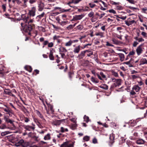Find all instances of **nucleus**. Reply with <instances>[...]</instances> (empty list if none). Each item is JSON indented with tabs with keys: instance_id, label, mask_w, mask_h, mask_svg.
Here are the masks:
<instances>
[{
	"instance_id": "nucleus-1",
	"label": "nucleus",
	"mask_w": 147,
	"mask_h": 147,
	"mask_svg": "<svg viewBox=\"0 0 147 147\" xmlns=\"http://www.w3.org/2000/svg\"><path fill=\"white\" fill-rule=\"evenodd\" d=\"M24 15H21V18H18L17 20H20L22 19L24 22L26 24H29L30 23H32L33 22V20L30 19L29 16L25 17L24 18H23L22 16ZM21 24L22 27H23L24 26V27L23 28V31L26 32H27L28 34L30 35V32L32 30V26L30 25L25 24L24 23H21Z\"/></svg>"
},
{
	"instance_id": "nucleus-2",
	"label": "nucleus",
	"mask_w": 147,
	"mask_h": 147,
	"mask_svg": "<svg viewBox=\"0 0 147 147\" xmlns=\"http://www.w3.org/2000/svg\"><path fill=\"white\" fill-rule=\"evenodd\" d=\"M140 87L138 85H134L132 87L131 90L130 92L131 95L134 96L136 94H138L141 89Z\"/></svg>"
},
{
	"instance_id": "nucleus-3",
	"label": "nucleus",
	"mask_w": 147,
	"mask_h": 147,
	"mask_svg": "<svg viewBox=\"0 0 147 147\" xmlns=\"http://www.w3.org/2000/svg\"><path fill=\"white\" fill-rule=\"evenodd\" d=\"M111 80L113 82H114L111 86L112 88L118 87L120 86L122 83V80L121 79H116L114 78H111Z\"/></svg>"
},
{
	"instance_id": "nucleus-4",
	"label": "nucleus",
	"mask_w": 147,
	"mask_h": 147,
	"mask_svg": "<svg viewBox=\"0 0 147 147\" xmlns=\"http://www.w3.org/2000/svg\"><path fill=\"white\" fill-rule=\"evenodd\" d=\"M144 44H142L139 45L137 48L136 51L137 55L139 56L144 51V48L143 47Z\"/></svg>"
},
{
	"instance_id": "nucleus-5",
	"label": "nucleus",
	"mask_w": 147,
	"mask_h": 147,
	"mask_svg": "<svg viewBox=\"0 0 147 147\" xmlns=\"http://www.w3.org/2000/svg\"><path fill=\"white\" fill-rule=\"evenodd\" d=\"M4 119L6 123H10L12 125L13 127H15V126L13 123L14 121L10 119L8 116H4Z\"/></svg>"
},
{
	"instance_id": "nucleus-6",
	"label": "nucleus",
	"mask_w": 147,
	"mask_h": 147,
	"mask_svg": "<svg viewBox=\"0 0 147 147\" xmlns=\"http://www.w3.org/2000/svg\"><path fill=\"white\" fill-rule=\"evenodd\" d=\"M36 9L35 7H31L30 10H29L28 14L30 16L34 17L35 15Z\"/></svg>"
},
{
	"instance_id": "nucleus-7",
	"label": "nucleus",
	"mask_w": 147,
	"mask_h": 147,
	"mask_svg": "<svg viewBox=\"0 0 147 147\" xmlns=\"http://www.w3.org/2000/svg\"><path fill=\"white\" fill-rule=\"evenodd\" d=\"M69 141H67L63 142L61 144L60 147H74V145L72 144H70Z\"/></svg>"
},
{
	"instance_id": "nucleus-8",
	"label": "nucleus",
	"mask_w": 147,
	"mask_h": 147,
	"mask_svg": "<svg viewBox=\"0 0 147 147\" xmlns=\"http://www.w3.org/2000/svg\"><path fill=\"white\" fill-rule=\"evenodd\" d=\"M84 16L83 14L75 15L73 17V18L71 20V21H75L77 20H80Z\"/></svg>"
},
{
	"instance_id": "nucleus-9",
	"label": "nucleus",
	"mask_w": 147,
	"mask_h": 147,
	"mask_svg": "<svg viewBox=\"0 0 147 147\" xmlns=\"http://www.w3.org/2000/svg\"><path fill=\"white\" fill-rule=\"evenodd\" d=\"M86 50L83 51L81 52L78 55L77 58L79 59H82L85 56L86 53Z\"/></svg>"
},
{
	"instance_id": "nucleus-10",
	"label": "nucleus",
	"mask_w": 147,
	"mask_h": 147,
	"mask_svg": "<svg viewBox=\"0 0 147 147\" xmlns=\"http://www.w3.org/2000/svg\"><path fill=\"white\" fill-rule=\"evenodd\" d=\"M44 3L41 2H40V3L38 4V11H42L44 9Z\"/></svg>"
},
{
	"instance_id": "nucleus-11",
	"label": "nucleus",
	"mask_w": 147,
	"mask_h": 147,
	"mask_svg": "<svg viewBox=\"0 0 147 147\" xmlns=\"http://www.w3.org/2000/svg\"><path fill=\"white\" fill-rule=\"evenodd\" d=\"M24 128L26 130L31 131V130H34L35 127L34 126H31L28 125L25 126H24Z\"/></svg>"
},
{
	"instance_id": "nucleus-12",
	"label": "nucleus",
	"mask_w": 147,
	"mask_h": 147,
	"mask_svg": "<svg viewBox=\"0 0 147 147\" xmlns=\"http://www.w3.org/2000/svg\"><path fill=\"white\" fill-rule=\"evenodd\" d=\"M80 50V46L78 45L73 50V52L75 53H78Z\"/></svg>"
},
{
	"instance_id": "nucleus-13",
	"label": "nucleus",
	"mask_w": 147,
	"mask_h": 147,
	"mask_svg": "<svg viewBox=\"0 0 147 147\" xmlns=\"http://www.w3.org/2000/svg\"><path fill=\"white\" fill-rule=\"evenodd\" d=\"M56 9H60L61 11L62 12L68 11L70 10V9H65L59 7H55L53 8V11Z\"/></svg>"
},
{
	"instance_id": "nucleus-14",
	"label": "nucleus",
	"mask_w": 147,
	"mask_h": 147,
	"mask_svg": "<svg viewBox=\"0 0 147 147\" xmlns=\"http://www.w3.org/2000/svg\"><path fill=\"white\" fill-rule=\"evenodd\" d=\"M134 38L138 42V43L144 41V40L142 37L138 38V37L136 36L134 37Z\"/></svg>"
},
{
	"instance_id": "nucleus-15",
	"label": "nucleus",
	"mask_w": 147,
	"mask_h": 147,
	"mask_svg": "<svg viewBox=\"0 0 147 147\" xmlns=\"http://www.w3.org/2000/svg\"><path fill=\"white\" fill-rule=\"evenodd\" d=\"M145 142V141L141 139H138L136 141V144L139 145L144 144Z\"/></svg>"
},
{
	"instance_id": "nucleus-16",
	"label": "nucleus",
	"mask_w": 147,
	"mask_h": 147,
	"mask_svg": "<svg viewBox=\"0 0 147 147\" xmlns=\"http://www.w3.org/2000/svg\"><path fill=\"white\" fill-rule=\"evenodd\" d=\"M54 6V4H49L48 5L47 7H45V9H49L51 10V11H53V7Z\"/></svg>"
},
{
	"instance_id": "nucleus-17",
	"label": "nucleus",
	"mask_w": 147,
	"mask_h": 147,
	"mask_svg": "<svg viewBox=\"0 0 147 147\" xmlns=\"http://www.w3.org/2000/svg\"><path fill=\"white\" fill-rule=\"evenodd\" d=\"M91 72L95 76H97L98 78L100 80H102V78L101 77L98 73H96L94 70H92L91 71Z\"/></svg>"
},
{
	"instance_id": "nucleus-18",
	"label": "nucleus",
	"mask_w": 147,
	"mask_h": 147,
	"mask_svg": "<svg viewBox=\"0 0 147 147\" xmlns=\"http://www.w3.org/2000/svg\"><path fill=\"white\" fill-rule=\"evenodd\" d=\"M140 65L147 64V60L145 58H143L141 59L140 61Z\"/></svg>"
},
{
	"instance_id": "nucleus-19",
	"label": "nucleus",
	"mask_w": 147,
	"mask_h": 147,
	"mask_svg": "<svg viewBox=\"0 0 147 147\" xmlns=\"http://www.w3.org/2000/svg\"><path fill=\"white\" fill-rule=\"evenodd\" d=\"M117 54L120 58V60L121 61H123L125 58L124 55L123 54L121 53H118Z\"/></svg>"
},
{
	"instance_id": "nucleus-20",
	"label": "nucleus",
	"mask_w": 147,
	"mask_h": 147,
	"mask_svg": "<svg viewBox=\"0 0 147 147\" xmlns=\"http://www.w3.org/2000/svg\"><path fill=\"white\" fill-rule=\"evenodd\" d=\"M109 138L110 139V142L111 143H113L114 142V140L115 138L114 135L112 134L110 135Z\"/></svg>"
},
{
	"instance_id": "nucleus-21",
	"label": "nucleus",
	"mask_w": 147,
	"mask_h": 147,
	"mask_svg": "<svg viewBox=\"0 0 147 147\" xmlns=\"http://www.w3.org/2000/svg\"><path fill=\"white\" fill-rule=\"evenodd\" d=\"M65 119H63L61 120H58L55 121L54 123V124L55 125H60L61 122H63Z\"/></svg>"
},
{
	"instance_id": "nucleus-22",
	"label": "nucleus",
	"mask_w": 147,
	"mask_h": 147,
	"mask_svg": "<svg viewBox=\"0 0 147 147\" xmlns=\"http://www.w3.org/2000/svg\"><path fill=\"white\" fill-rule=\"evenodd\" d=\"M131 77L133 80H136L140 78L139 75L138 74L131 75Z\"/></svg>"
},
{
	"instance_id": "nucleus-23",
	"label": "nucleus",
	"mask_w": 147,
	"mask_h": 147,
	"mask_svg": "<svg viewBox=\"0 0 147 147\" xmlns=\"http://www.w3.org/2000/svg\"><path fill=\"white\" fill-rule=\"evenodd\" d=\"M25 142L23 139H21L16 144V146H20L23 144Z\"/></svg>"
},
{
	"instance_id": "nucleus-24",
	"label": "nucleus",
	"mask_w": 147,
	"mask_h": 147,
	"mask_svg": "<svg viewBox=\"0 0 147 147\" xmlns=\"http://www.w3.org/2000/svg\"><path fill=\"white\" fill-rule=\"evenodd\" d=\"M53 55V52H52V51L51 49L49 56V58L51 60H54V58Z\"/></svg>"
},
{
	"instance_id": "nucleus-25",
	"label": "nucleus",
	"mask_w": 147,
	"mask_h": 147,
	"mask_svg": "<svg viewBox=\"0 0 147 147\" xmlns=\"http://www.w3.org/2000/svg\"><path fill=\"white\" fill-rule=\"evenodd\" d=\"M11 132H10L9 131H6L2 132L1 133V135L2 136H4L6 135L11 133Z\"/></svg>"
},
{
	"instance_id": "nucleus-26",
	"label": "nucleus",
	"mask_w": 147,
	"mask_h": 147,
	"mask_svg": "<svg viewBox=\"0 0 147 147\" xmlns=\"http://www.w3.org/2000/svg\"><path fill=\"white\" fill-rule=\"evenodd\" d=\"M72 43V40H70L68 42L65 43V46L66 47H70Z\"/></svg>"
},
{
	"instance_id": "nucleus-27",
	"label": "nucleus",
	"mask_w": 147,
	"mask_h": 147,
	"mask_svg": "<svg viewBox=\"0 0 147 147\" xmlns=\"http://www.w3.org/2000/svg\"><path fill=\"white\" fill-rule=\"evenodd\" d=\"M132 60L131 59L128 61H127L125 62V64L128 65L129 67H133V65L132 64L131 61Z\"/></svg>"
},
{
	"instance_id": "nucleus-28",
	"label": "nucleus",
	"mask_w": 147,
	"mask_h": 147,
	"mask_svg": "<svg viewBox=\"0 0 147 147\" xmlns=\"http://www.w3.org/2000/svg\"><path fill=\"white\" fill-rule=\"evenodd\" d=\"M44 139L45 140H49L51 139L50 135L49 134H48L44 136Z\"/></svg>"
},
{
	"instance_id": "nucleus-29",
	"label": "nucleus",
	"mask_w": 147,
	"mask_h": 147,
	"mask_svg": "<svg viewBox=\"0 0 147 147\" xmlns=\"http://www.w3.org/2000/svg\"><path fill=\"white\" fill-rule=\"evenodd\" d=\"M112 41L114 44L117 45L120 43V42L116 40L114 38H113L112 40Z\"/></svg>"
},
{
	"instance_id": "nucleus-30",
	"label": "nucleus",
	"mask_w": 147,
	"mask_h": 147,
	"mask_svg": "<svg viewBox=\"0 0 147 147\" xmlns=\"http://www.w3.org/2000/svg\"><path fill=\"white\" fill-rule=\"evenodd\" d=\"M95 35L96 36H99L100 38H102L104 37V33L102 32H98L96 33Z\"/></svg>"
},
{
	"instance_id": "nucleus-31",
	"label": "nucleus",
	"mask_w": 147,
	"mask_h": 147,
	"mask_svg": "<svg viewBox=\"0 0 147 147\" xmlns=\"http://www.w3.org/2000/svg\"><path fill=\"white\" fill-rule=\"evenodd\" d=\"M101 77L102 78V80L103 79H105L106 78V76L102 72H100V73L99 74Z\"/></svg>"
},
{
	"instance_id": "nucleus-32",
	"label": "nucleus",
	"mask_w": 147,
	"mask_h": 147,
	"mask_svg": "<svg viewBox=\"0 0 147 147\" xmlns=\"http://www.w3.org/2000/svg\"><path fill=\"white\" fill-rule=\"evenodd\" d=\"M67 24H68V22L67 21H61L60 22H59V24L62 26H63Z\"/></svg>"
},
{
	"instance_id": "nucleus-33",
	"label": "nucleus",
	"mask_w": 147,
	"mask_h": 147,
	"mask_svg": "<svg viewBox=\"0 0 147 147\" xmlns=\"http://www.w3.org/2000/svg\"><path fill=\"white\" fill-rule=\"evenodd\" d=\"M100 87L105 90H107L108 89V86L105 84L101 85Z\"/></svg>"
},
{
	"instance_id": "nucleus-34",
	"label": "nucleus",
	"mask_w": 147,
	"mask_h": 147,
	"mask_svg": "<svg viewBox=\"0 0 147 147\" xmlns=\"http://www.w3.org/2000/svg\"><path fill=\"white\" fill-rule=\"evenodd\" d=\"M84 121H86L87 123L90 121L89 117L86 115L84 116Z\"/></svg>"
},
{
	"instance_id": "nucleus-35",
	"label": "nucleus",
	"mask_w": 147,
	"mask_h": 147,
	"mask_svg": "<svg viewBox=\"0 0 147 147\" xmlns=\"http://www.w3.org/2000/svg\"><path fill=\"white\" fill-rule=\"evenodd\" d=\"M68 131L67 128H64L63 127H61V131L62 133H63L65 132H67Z\"/></svg>"
},
{
	"instance_id": "nucleus-36",
	"label": "nucleus",
	"mask_w": 147,
	"mask_h": 147,
	"mask_svg": "<svg viewBox=\"0 0 147 147\" xmlns=\"http://www.w3.org/2000/svg\"><path fill=\"white\" fill-rule=\"evenodd\" d=\"M86 51H87L86 52L88 53L87 54V56L88 57H90L93 54V52L91 50H86Z\"/></svg>"
},
{
	"instance_id": "nucleus-37",
	"label": "nucleus",
	"mask_w": 147,
	"mask_h": 147,
	"mask_svg": "<svg viewBox=\"0 0 147 147\" xmlns=\"http://www.w3.org/2000/svg\"><path fill=\"white\" fill-rule=\"evenodd\" d=\"M47 105L49 108L50 109V110H51L52 112H53L54 111L53 109V106L50 104H48Z\"/></svg>"
},
{
	"instance_id": "nucleus-38",
	"label": "nucleus",
	"mask_w": 147,
	"mask_h": 147,
	"mask_svg": "<svg viewBox=\"0 0 147 147\" xmlns=\"http://www.w3.org/2000/svg\"><path fill=\"white\" fill-rule=\"evenodd\" d=\"M38 29L40 31L45 32V28L42 26H38Z\"/></svg>"
},
{
	"instance_id": "nucleus-39",
	"label": "nucleus",
	"mask_w": 147,
	"mask_h": 147,
	"mask_svg": "<svg viewBox=\"0 0 147 147\" xmlns=\"http://www.w3.org/2000/svg\"><path fill=\"white\" fill-rule=\"evenodd\" d=\"M45 15V13L44 12H43L41 14L38 16L36 17V18H38L39 19H40L44 16Z\"/></svg>"
},
{
	"instance_id": "nucleus-40",
	"label": "nucleus",
	"mask_w": 147,
	"mask_h": 147,
	"mask_svg": "<svg viewBox=\"0 0 147 147\" xmlns=\"http://www.w3.org/2000/svg\"><path fill=\"white\" fill-rule=\"evenodd\" d=\"M90 138L89 136H86L83 137V140L84 141L87 142L89 140Z\"/></svg>"
},
{
	"instance_id": "nucleus-41",
	"label": "nucleus",
	"mask_w": 147,
	"mask_h": 147,
	"mask_svg": "<svg viewBox=\"0 0 147 147\" xmlns=\"http://www.w3.org/2000/svg\"><path fill=\"white\" fill-rule=\"evenodd\" d=\"M77 126V124L76 123H75L74 124H72L71 125L70 128L73 130L75 129Z\"/></svg>"
},
{
	"instance_id": "nucleus-42",
	"label": "nucleus",
	"mask_w": 147,
	"mask_h": 147,
	"mask_svg": "<svg viewBox=\"0 0 147 147\" xmlns=\"http://www.w3.org/2000/svg\"><path fill=\"white\" fill-rule=\"evenodd\" d=\"M25 68L26 70L30 72H31L32 70V69L30 66H25Z\"/></svg>"
},
{
	"instance_id": "nucleus-43",
	"label": "nucleus",
	"mask_w": 147,
	"mask_h": 147,
	"mask_svg": "<svg viewBox=\"0 0 147 147\" xmlns=\"http://www.w3.org/2000/svg\"><path fill=\"white\" fill-rule=\"evenodd\" d=\"M60 50H61V52H67V50L64 47H60V49H59Z\"/></svg>"
},
{
	"instance_id": "nucleus-44",
	"label": "nucleus",
	"mask_w": 147,
	"mask_h": 147,
	"mask_svg": "<svg viewBox=\"0 0 147 147\" xmlns=\"http://www.w3.org/2000/svg\"><path fill=\"white\" fill-rule=\"evenodd\" d=\"M94 14V12L92 11H91L88 14V16L89 18H91L93 17Z\"/></svg>"
},
{
	"instance_id": "nucleus-45",
	"label": "nucleus",
	"mask_w": 147,
	"mask_h": 147,
	"mask_svg": "<svg viewBox=\"0 0 147 147\" xmlns=\"http://www.w3.org/2000/svg\"><path fill=\"white\" fill-rule=\"evenodd\" d=\"M29 145V143L28 142H26L23 144H22L21 146V147H27Z\"/></svg>"
},
{
	"instance_id": "nucleus-46",
	"label": "nucleus",
	"mask_w": 147,
	"mask_h": 147,
	"mask_svg": "<svg viewBox=\"0 0 147 147\" xmlns=\"http://www.w3.org/2000/svg\"><path fill=\"white\" fill-rule=\"evenodd\" d=\"M36 113L37 115L41 119L43 118V117L41 114L40 112L38 111H36Z\"/></svg>"
},
{
	"instance_id": "nucleus-47",
	"label": "nucleus",
	"mask_w": 147,
	"mask_h": 147,
	"mask_svg": "<svg viewBox=\"0 0 147 147\" xmlns=\"http://www.w3.org/2000/svg\"><path fill=\"white\" fill-rule=\"evenodd\" d=\"M82 0H72L71 3L76 4L78 3Z\"/></svg>"
},
{
	"instance_id": "nucleus-48",
	"label": "nucleus",
	"mask_w": 147,
	"mask_h": 147,
	"mask_svg": "<svg viewBox=\"0 0 147 147\" xmlns=\"http://www.w3.org/2000/svg\"><path fill=\"white\" fill-rule=\"evenodd\" d=\"M23 1L24 4L22 6L24 7H26L27 6L26 3L28 1V0H23Z\"/></svg>"
},
{
	"instance_id": "nucleus-49",
	"label": "nucleus",
	"mask_w": 147,
	"mask_h": 147,
	"mask_svg": "<svg viewBox=\"0 0 147 147\" xmlns=\"http://www.w3.org/2000/svg\"><path fill=\"white\" fill-rule=\"evenodd\" d=\"M59 13L58 12L51 13L50 14V16H54L58 15Z\"/></svg>"
},
{
	"instance_id": "nucleus-50",
	"label": "nucleus",
	"mask_w": 147,
	"mask_h": 147,
	"mask_svg": "<svg viewBox=\"0 0 147 147\" xmlns=\"http://www.w3.org/2000/svg\"><path fill=\"white\" fill-rule=\"evenodd\" d=\"M135 53V52L134 51H132L129 53V54L127 55V57L130 56V55H134Z\"/></svg>"
},
{
	"instance_id": "nucleus-51",
	"label": "nucleus",
	"mask_w": 147,
	"mask_h": 147,
	"mask_svg": "<svg viewBox=\"0 0 147 147\" xmlns=\"http://www.w3.org/2000/svg\"><path fill=\"white\" fill-rule=\"evenodd\" d=\"M112 75L115 77H118V74L117 72H116L114 71H112Z\"/></svg>"
},
{
	"instance_id": "nucleus-52",
	"label": "nucleus",
	"mask_w": 147,
	"mask_h": 147,
	"mask_svg": "<svg viewBox=\"0 0 147 147\" xmlns=\"http://www.w3.org/2000/svg\"><path fill=\"white\" fill-rule=\"evenodd\" d=\"M141 34L144 38H146L147 37V34L144 32H142Z\"/></svg>"
},
{
	"instance_id": "nucleus-53",
	"label": "nucleus",
	"mask_w": 147,
	"mask_h": 147,
	"mask_svg": "<svg viewBox=\"0 0 147 147\" xmlns=\"http://www.w3.org/2000/svg\"><path fill=\"white\" fill-rule=\"evenodd\" d=\"M77 28L78 30H81L83 28V26L82 25H80L77 26Z\"/></svg>"
},
{
	"instance_id": "nucleus-54",
	"label": "nucleus",
	"mask_w": 147,
	"mask_h": 147,
	"mask_svg": "<svg viewBox=\"0 0 147 147\" xmlns=\"http://www.w3.org/2000/svg\"><path fill=\"white\" fill-rule=\"evenodd\" d=\"M91 80L94 83H97L98 82L93 77H91Z\"/></svg>"
},
{
	"instance_id": "nucleus-55",
	"label": "nucleus",
	"mask_w": 147,
	"mask_h": 147,
	"mask_svg": "<svg viewBox=\"0 0 147 147\" xmlns=\"http://www.w3.org/2000/svg\"><path fill=\"white\" fill-rule=\"evenodd\" d=\"M138 44L139 43L136 40L134 42L133 46L134 47H135L137 46L138 45Z\"/></svg>"
},
{
	"instance_id": "nucleus-56",
	"label": "nucleus",
	"mask_w": 147,
	"mask_h": 147,
	"mask_svg": "<svg viewBox=\"0 0 147 147\" xmlns=\"http://www.w3.org/2000/svg\"><path fill=\"white\" fill-rule=\"evenodd\" d=\"M108 11L110 13H112L113 14H116V11L114 10L113 9H110Z\"/></svg>"
},
{
	"instance_id": "nucleus-57",
	"label": "nucleus",
	"mask_w": 147,
	"mask_h": 147,
	"mask_svg": "<svg viewBox=\"0 0 147 147\" xmlns=\"http://www.w3.org/2000/svg\"><path fill=\"white\" fill-rule=\"evenodd\" d=\"M89 5L91 8H93L95 7L96 6V5L94 4H93L92 3H89Z\"/></svg>"
},
{
	"instance_id": "nucleus-58",
	"label": "nucleus",
	"mask_w": 147,
	"mask_h": 147,
	"mask_svg": "<svg viewBox=\"0 0 147 147\" xmlns=\"http://www.w3.org/2000/svg\"><path fill=\"white\" fill-rule=\"evenodd\" d=\"M37 0H29V2L30 4H33L36 2Z\"/></svg>"
},
{
	"instance_id": "nucleus-59",
	"label": "nucleus",
	"mask_w": 147,
	"mask_h": 147,
	"mask_svg": "<svg viewBox=\"0 0 147 147\" xmlns=\"http://www.w3.org/2000/svg\"><path fill=\"white\" fill-rule=\"evenodd\" d=\"M116 8L118 10H121L123 9V7L121 6H116Z\"/></svg>"
},
{
	"instance_id": "nucleus-60",
	"label": "nucleus",
	"mask_w": 147,
	"mask_h": 147,
	"mask_svg": "<svg viewBox=\"0 0 147 147\" xmlns=\"http://www.w3.org/2000/svg\"><path fill=\"white\" fill-rule=\"evenodd\" d=\"M52 26L53 27V28L56 30H59L60 29L59 27L53 24H52Z\"/></svg>"
},
{
	"instance_id": "nucleus-61",
	"label": "nucleus",
	"mask_w": 147,
	"mask_h": 147,
	"mask_svg": "<svg viewBox=\"0 0 147 147\" xmlns=\"http://www.w3.org/2000/svg\"><path fill=\"white\" fill-rule=\"evenodd\" d=\"M139 84L138 85L139 86H141L143 85L144 84V83L143 82L142 80H140L139 81L137 82Z\"/></svg>"
},
{
	"instance_id": "nucleus-62",
	"label": "nucleus",
	"mask_w": 147,
	"mask_h": 147,
	"mask_svg": "<svg viewBox=\"0 0 147 147\" xmlns=\"http://www.w3.org/2000/svg\"><path fill=\"white\" fill-rule=\"evenodd\" d=\"M71 121L74 123H76V118H72L70 119Z\"/></svg>"
},
{
	"instance_id": "nucleus-63",
	"label": "nucleus",
	"mask_w": 147,
	"mask_h": 147,
	"mask_svg": "<svg viewBox=\"0 0 147 147\" xmlns=\"http://www.w3.org/2000/svg\"><path fill=\"white\" fill-rule=\"evenodd\" d=\"M92 143L94 144L97 143V140L96 138H94L92 140Z\"/></svg>"
},
{
	"instance_id": "nucleus-64",
	"label": "nucleus",
	"mask_w": 147,
	"mask_h": 147,
	"mask_svg": "<svg viewBox=\"0 0 147 147\" xmlns=\"http://www.w3.org/2000/svg\"><path fill=\"white\" fill-rule=\"evenodd\" d=\"M53 46V42H51L49 43H48V47H52Z\"/></svg>"
}]
</instances>
